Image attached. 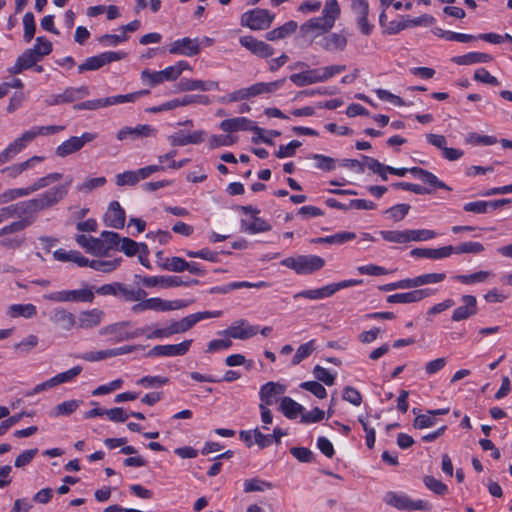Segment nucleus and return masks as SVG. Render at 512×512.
Masks as SVG:
<instances>
[{
  "mask_svg": "<svg viewBox=\"0 0 512 512\" xmlns=\"http://www.w3.org/2000/svg\"><path fill=\"white\" fill-rule=\"evenodd\" d=\"M72 183L70 178L65 184L54 186L37 197L12 204L15 218L22 219L31 226L37 219V214L57 205L67 194Z\"/></svg>",
  "mask_w": 512,
  "mask_h": 512,
  "instance_id": "1",
  "label": "nucleus"
},
{
  "mask_svg": "<svg viewBox=\"0 0 512 512\" xmlns=\"http://www.w3.org/2000/svg\"><path fill=\"white\" fill-rule=\"evenodd\" d=\"M281 264L297 274H312L325 266V260L317 255H299L282 260Z\"/></svg>",
  "mask_w": 512,
  "mask_h": 512,
  "instance_id": "2",
  "label": "nucleus"
},
{
  "mask_svg": "<svg viewBox=\"0 0 512 512\" xmlns=\"http://www.w3.org/2000/svg\"><path fill=\"white\" fill-rule=\"evenodd\" d=\"M46 300L63 303V302H75V303H92L94 301V292L89 288L75 289V290H62L51 292L44 295Z\"/></svg>",
  "mask_w": 512,
  "mask_h": 512,
  "instance_id": "3",
  "label": "nucleus"
},
{
  "mask_svg": "<svg viewBox=\"0 0 512 512\" xmlns=\"http://www.w3.org/2000/svg\"><path fill=\"white\" fill-rule=\"evenodd\" d=\"M386 504L398 509L406 511H428L431 509V504L425 500L414 501L405 494L396 492H388L384 497Z\"/></svg>",
  "mask_w": 512,
  "mask_h": 512,
  "instance_id": "4",
  "label": "nucleus"
},
{
  "mask_svg": "<svg viewBox=\"0 0 512 512\" xmlns=\"http://www.w3.org/2000/svg\"><path fill=\"white\" fill-rule=\"evenodd\" d=\"M274 19V15L266 9L255 8L242 14L241 25L251 30L268 29Z\"/></svg>",
  "mask_w": 512,
  "mask_h": 512,
  "instance_id": "5",
  "label": "nucleus"
},
{
  "mask_svg": "<svg viewBox=\"0 0 512 512\" xmlns=\"http://www.w3.org/2000/svg\"><path fill=\"white\" fill-rule=\"evenodd\" d=\"M96 134L85 132L81 136H72L62 142L55 150L57 156L64 158L70 154L80 151L86 143L93 141Z\"/></svg>",
  "mask_w": 512,
  "mask_h": 512,
  "instance_id": "6",
  "label": "nucleus"
},
{
  "mask_svg": "<svg viewBox=\"0 0 512 512\" xmlns=\"http://www.w3.org/2000/svg\"><path fill=\"white\" fill-rule=\"evenodd\" d=\"M125 57V53L121 52H104L96 56L89 57L85 60L84 63L78 66L79 73H83L85 71H94L98 70L106 64H109L114 61H119Z\"/></svg>",
  "mask_w": 512,
  "mask_h": 512,
  "instance_id": "7",
  "label": "nucleus"
},
{
  "mask_svg": "<svg viewBox=\"0 0 512 512\" xmlns=\"http://www.w3.org/2000/svg\"><path fill=\"white\" fill-rule=\"evenodd\" d=\"M191 344L192 340L188 339L179 344L156 345L147 352L146 357L183 356L189 351Z\"/></svg>",
  "mask_w": 512,
  "mask_h": 512,
  "instance_id": "8",
  "label": "nucleus"
},
{
  "mask_svg": "<svg viewBox=\"0 0 512 512\" xmlns=\"http://www.w3.org/2000/svg\"><path fill=\"white\" fill-rule=\"evenodd\" d=\"M258 333V326L250 325L246 320L241 319L232 323L227 329L219 332L229 338L245 340L255 336Z\"/></svg>",
  "mask_w": 512,
  "mask_h": 512,
  "instance_id": "9",
  "label": "nucleus"
},
{
  "mask_svg": "<svg viewBox=\"0 0 512 512\" xmlns=\"http://www.w3.org/2000/svg\"><path fill=\"white\" fill-rule=\"evenodd\" d=\"M334 22L323 15L320 17H314L303 23L300 26V31L303 36H307L311 33H315L313 38L315 39L319 35H323L329 32L334 27Z\"/></svg>",
  "mask_w": 512,
  "mask_h": 512,
  "instance_id": "10",
  "label": "nucleus"
},
{
  "mask_svg": "<svg viewBox=\"0 0 512 512\" xmlns=\"http://www.w3.org/2000/svg\"><path fill=\"white\" fill-rule=\"evenodd\" d=\"M220 129L224 132L253 131L261 132L262 128L255 125V122L246 117H235L225 119L220 123Z\"/></svg>",
  "mask_w": 512,
  "mask_h": 512,
  "instance_id": "11",
  "label": "nucleus"
},
{
  "mask_svg": "<svg viewBox=\"0 0 512 512\" xmlns=\"http://www.w3.org/2000/svg\"><path fill=\"white\" fill-rule=\"evenodd\" d=\"M131 325L129 321H120L104 326L98 333L102 336H111V341L118 343L129 340L128 328H130Z\"/></svg>",
  "mask_w": 512,
  "mask_h": 512,
  "instance_id": "12",
  "label": "nucleus"
},
{
  "mask_svg": "<svg viewBox=\"0 0 512 512\" xmlns=\"http://www.w3.org/2000/svg\"><path fill=\"white\" fill-rule=\"evenodd\" d=\"M433 293H434V290H432L430 288L416 289V290H413L410 292L396 293V294L389 295L387 297V302L393 303V304L394 303H402V304L415 303V302L421 301L422 299H424L426 297H429Z\"/></svg>",
  "mask_w": 512,
  "mask_h": 512,
  "instance_id": "13",
  "label": "nucleus"
},
{
  "mask_svg": "<svg viewBox=\"0 0 512 512\" xmlns=\"http://www.w3.org/2000/svg\"><path fill=\"white\" fill-rule=\"evenodd\" d=\"M240 44L258 57L267 58L274 54V49L264 41L257 40L253 36H243Z\"/></svg>",
  "mask_w": 512,
  "mask_h": 512,
  "instance_id": "14",
  "label": "nucleus"
},
{
  "mask_svg": "<svg viewBox=\"0 0 512 512\" xmlns=\"http://www.w3.org/2000/svg\"><path fill=\"white\" fill-rule=\"evenodd\" d=\"M200 52V45L197 38L191 39L189 37H185L179 40H176L172 43L169 48L170 54H181L185 56H195Z\"/></svg>",
  "mask_w": 512,
  "mask_h": 512,
  "instance_id": "15",
  "label": "nucleus"
},
{
  "mask_svg": "<svg viewBox=\"0 0 512 512\" xmlns=\"http://www.w3.org/2000/svg\"><path fill=\"white\" fill-rule=\"evenodd\" d=\"M461 301L463 305L457 307L453 313L451 319L453 321L459 322L465 319L470 318L477 314V299L473 295H463L461 297Z\"/></svg>",
  "mask_w": 512,
  "mask_h": 512,
  "instance_id": "16",
  "label": "nucleus"
},
{
  "mask_svg": "<svg viewBox=\"0 0 512 512\" xmlns=\"http://www.w3.org/2000/svg\"><path fill=\"white\" fill-rule=\"evenodd\" d=\"M49 319L63 331H70L76 325L75 315L62 307L53 309Z\"/></svg>",
  "mask_w": 512,
  "mask_h": 512,
  "instance_id": "17",
  "label": "nucleus"
},
{
  "mask_svg": "<svg viewBox=\"0 0 512 512\" xmlns=\"http://www.w3.org/2000/svg\"><path fill=\"white\" fill-rule=\"evenodd\" d=\"M103 317L104 312L100 309L84 310L79 313L76 326L78 329H92L101 324Z\"/></svg>",
  "mask_w": 512,
  "mask_h": 512,
  "instance_id": "18",
  "label": "nucleus"
},
{
  "mask_svg": "<svg viewBox=\"0 0 512 512\" xmlns=\"http://www.w3.org/2000/svg\"><path fill=\"white\" fill-rule=\"evenodd\" d=\"M348 43V39L343 32L326 34L317 44L325 51H343Z\"/></svg>",
  "mask_w": 512,
  "mask_h": 512,
  "instance_id": "19",
  "label": "nucleus"
},
{
  "mask_svg": "<svg viewBox=\"0 0 512 512\" xmlns=\"http://www.w3.org/2000/svg\"><path fill=\"white\" fill-rule=\"evenodd\" d=\"M143 286L151 287H179L182 286L183 280L179 276H144L139 277Z\"/></svg>",
  "mask_w": 512,
  "mask_h": 512,
  "instance_id": "20",
  "label": "nucleus"
},
{
  "mask_svg": "<svg viewBox=\"0 0 512 512\" xmlns=\"http://www.w3.org/2000/svg\"><path fill=\"white\" fill-rule=\"evenodd\" d=\"M125 211L118 201H112L104 215L105 224L115 229H121L125 225Z\"/></svg>",
  "mask_w": 512,
  "mask_h": 512,
  "instance_id": "21",
  "label": "nucleus"
},
{
  "mask_svg": "<svg viewBox=\"0 0 512 512\" xmlns=\"http://www.w3.org/2000/svg\"><path fill=\"white\" fill-rule=\"evenodd\" d=\"M141 80L143 83L148 84L152 87L157 86L164 81L176 80L173 69L171 66L161 71H150L145 69L141 72Z\"/></svg>",
  "mask_w": 512,
  "mask_h": 512,
  "instance_id": "22",
  "label": "nucleus"
},
{
  "mask_svg": "<svg viewBox=\"0 0 512 512\" xmlns=\"http://www.w3.org/2000/svg\"><path fill=\"white\" fill-rule=\"evenodd\" d=\"M286 391V387L277 382H268L264 384L259 392V396L261 399V404L264 405H273L277 402L278 397L284 394Z\"/></svg>",
  "mask_w": 512,
  "mask_h": 512,
  "instance_id": "23",
  "label": "nucleus"
},
{
  "mask_svg": "<svg viewBox=\"0 0 512 512\" xmlns=\"http://www.w3.org/2000/svg\"><path fill=\"white\" fill-rule=\"evenodd\" d=\"M155 134H156V129L147 124L138 125L133 128L125 126L118 131L117 139L119 141H123V140L127 139L128 137H131L133 139L134 138H144V137L155 136Z\"/></svg>",
  "mask_w": 512,
  "mask_h": 512,
  "instance_id": "24",
  "label": "nucleus"
},
{
  "mask_svg": "<svg viewBox=\"0 0 512 512\" xmlns=\"http://www.w3.org/2000/svg\"><path fill=\"white\" fill-rule=\"evenodd\" d=\"M219 84L216 81H202L196 79H181L177 84V90L181 92L185 91H210V90H218Z\"/></svg>",
  "mask_w": 512,
  "mask_h": 512,
  "instance_id": "25",
  "label": "nucleus"
},
{
  "mask_svg": "<svg viewBox=\"0 0 512 512\" xmlns=\"http://www.w3.org/2000/svg\"><path fill=\"white\" fill-rule=\"evenodd\" d=\"M270 284L265 281H259L256 283H251L248 281H237L226 284L224 286H215L209 290L210 294H227L233 290L241 289V288H266L269 287Z\"/></svg>",
  "mask_w": 512,
  "mask_h": 512,
  "instance_id": "26",
  "label": "nucleus"
},
{
  "mask_svg": "<svg viewBox=\"0 0 512 512\" xmlns=\"http://www.w3.org/2000/svg\"><path fill=\"white\" fill-rule=\"evenodd\" d=\"M132 312L140 313L146 310L168 311V301L158 297L149 299L143 298L140 302L131 307Z\"/></svg>",
  "mask_w": 512,
  "mask_h": 512,
  "instance_id": "27",
  "label": "nucleus"
},
{
  "mask_svg": "<svg viewBox=\"0 0 512 512\" xmlns=\"http://www.w3.org/2000/svg\"><path fill=\"white\" fill-rule=\"evenodd\" d=\"M410 255L413 257L438 260L451 256V249L448 246L440 248H414L411 250Z\"/></svg>",
  "mask_w": 512,
  "mask_h": 512,
  "instance_id": "28",
  "label": "nucleus"
},
{
  "mask_svg": "<svg viewBox=\"0 0 512 512\" xmlns=\"http://www.w3.org/2000/svg\"><path fill=\"white\" fill-rule=\"evenodd\" d=\"M289 79L291 82H293L298 87H304L307 85L321 82L318 68L307 69L300 73L292 74V75H290Z\"/></svg>",
  "mask_w": 512,
  "mask_h": 512,
  "instance_id": "29",
  "label": "nucleus"
},
{
  "mask_svg": "<svg viewBox=\"0 0 512 512\" xmlns=\"http://www.w3.org/2000/svg\"><path fill=\"white\" fill-rule=\"evenodd\" d=\"M409 172L422 180L424 183L439 189L451 190L444 182L439 180L433 173L420 167L409 168Z\"/></svg>",
  "mask_w": 512,
  "mask_h": 512,
  "instance_id": "30",
  "label": "nucleus"
},
{
  "mask_svg": "<svg viewBox=\"0 0 512 512\" xmlns=\"http://www.w3.org/2000/svg\"><path fill=\"white\" fill-rule=\"evenodd\" d=\"M53 256L56 260L61 262H74L79 267L88 266V258L84 257L79 251H66L64 249H57L53 252Z\"/></svg>",
  "mask_w": 512,
  "mask_h": 512,
  "instance_id": "31",
  "label": "nucleus"
},
{
  "mask_svg": "<svg viewBox=\"0 0 512 512\" xmlns=\"http://www.w3.org/2000/svg\"><path fill=\"white\" fill-rule=\"evenodd\" d=\"M33 140V135L29 130H27L20 137L16 138L12 143H10L4 149V152L7 153L8 158L11 160Z\"/></svg>",
  "mask_w": 512,
  "mask_h": 512,
  "instance_id": "32",
  "label": "nucleus"
},
{
  "mask_svg": "<svg viewBox=\"0 0 512 512\" xmlns=\"http://www.w3.org/2000/svg\"><path fill=\"white\" fill-rule=\"evenodd\" d=\"M493 60L490 54L483 52H469L465 55L455 56L452 61L457 65H471L476 63H487Z\"/></svg>",
  "mask_w": 512,
  "mask_h": 512,
  "instance_id": "33",
  "label": "nucleus"
},
{
  "mask_svg": "<svg viewBox=\"0 0 512 512\" xmlns=\"http://www.w3.org/2000/svg\"><path fill=\"white\" fill-rule=\"evenodd\" d=\"M279 410L288 419H296L300 414L302 415L304 407L292 398L285 396L280 401Z\"/></svg>",
  "mask_w": 512,
  "mask_h": 512,
  "instance_id": "34",
  "label": "nucleus"
},
{
  "mask_svg": "<svg viewBox=\"0 0 512 512\" xmlns=\"http://www.w3.org/2000/svg\"><path fill=\"white\" fill-rule=\"evenodd\" d=\"M333 294H334V290H333L332 283H331V284H328L321 288L304 290V291L298 292L294 295V298L295 299L306 298L309 300H319V299L330 297Z\"/></svg>",
  "mask_w": 512,
  "mask_h": 512,
  "instance_id": "35",
  "label": "nucleus"
},
{
  "mask_svg": "<svg viewBox=\"0 0 512 512\" xmlns=\"http://www.w3.org/2000/svg\"><path fill=\"white\" fill-rule=\"evenodd\" d=\"M356 238V234L354 232H339L334 235L326 236V237H319L311 239V243L315 244H335L340 245L345 242L351 241Z\"/></svg>",
  "mask_w": 512,
  "mask_h": 512,
  "instance_id": "36",
  "label": "nucleus"
},
{
  "mask_svg": "<svg viewBox=\"0 0 512 512\" xmlns=\"http://www.w3.org/2000/svg\"><path fill=\"white\" fill-rule=\"evenodd\" d=\"M298 25L295 21L291 20L279 26L269 32L266 33V39L269 41H275L279 39H284L287 36L294 33L297 29Z\"/></svg>",
  "mask_w": 512,
  "mask_h": 512,
  "instance_id": "37",
  "label": "nucleus"
},
{
  "mask_svg": "<svg viewBox=\"0 0 512 512\" xmlns=\"http://www.w3.org/2000/svg\"><path fill=\"white\" fill-rule=\"evenodd\" d=\"M255 443L260 448L268 447L272 444L273 441L279 443L281 437L285 435V432L282 431L281 428H275L272 435H265L261 433L258 429L253 431Z\"/></svg>",
  "mask_w": 512,
  "mask_h": 512,
  "instance_id": "38",
  "label": "nucleus"
},
{
  "mask_svg": "<svg viewBox=\"0 0 512 512\" xmlns=\"http://www.w3.org/2000/svg\"><path fill=\"white\" fill-rule=\"evenodd\" d=\"M8 314L12 318L24 317L30 319L37 314V309L33 304H13L9 306Z\"/></svg>",
  "mask_w": 512,
  "mask_h": 512,
  "instance_id": "39",
  "label": "nucleus"
},
{
  "mask_svg": "<svg viewBox=\"0 0 512 512\" xmlns=\"http://www.w3.org/2000/svg\"><path fill=\"white\" fill-rule=\"evenodd\" d=\"M183 333L179 321H173L166 328H157L146 335L147 339L168 338L174 334Z\"/></svg>",
  "mask_w": 512,
  "mask_h": 512,
  "instance_id": "40",
  "label": "nucleus"
},
{
  "mask_svg": "<svg viewBox=\"0 0 512 512\" xmlns=\"http://www.w3.org/2000/svg\"><path fill=\"white\" fill-rule=\"evenodd\" d=\"M452 254H478L484 251V246L480 242H464L457 246L448 245Z\"/></svg>",
  "mask_w": 512,
  "mask_h": 512,
  "instance_id": "41",
  "label": "nucleus"
},
{
  "mask_svg": "<svg viewBox=\"0 0 512 512\" xmlns=\"http://www.w3.org/2000/svg\"><path fill=\"white\" fill-rule=\"evenodd\" d=\"M62 178V174L58 172L49 173L43 177L38 178L33 184L26 187L25 189L29 191V195L49 186L51 183L59 181Z\"/></svg>",
  "mask_w": 512,
  "mask_h": 512,
  "instance_id": "42",
  "label": "nucleus"
},
{
  "mask_svg": "<svg viewBox=\"0 0 512 512\" xmlns=\"http://www.w3.org/2000/svg\"><path fill=\"white\" fill-rule=\"evenodd\" d=\"M149 90H140L133 93L125 94V95H116V96H110L106 97V103L108 106L122 104L126 102H135L137 99H139L141 96L149 94Z\"/></svg>",
  "mask_w": 512,
  "mask_h": 512,
  "instance_id": "43",
  "label": "nucleus"
},
{
  "mask_svg": "<svg viewBox=\"0 0 512 512\" xmlns=\"http://www.w3.org/2000/svg\"><path fill=\"white\" fill-rule=\"evenodd\" d=\"M125 301H138L140 302L143 298L147 296V292L144 289H131L127 285L120 283L119 295Z\"/></svg>",
  "mask_w": 512,
  "mask_h": 512,
  "instance_id": "44",
  "label": "nucleus"
},
{
  "mask_svg": "<svg viewBox=\"0 0 512 512\" xmlns=\"http://www.w3.org/2000/svg\"><path fill=\"white\" fill-rule=\"evenodd\" d=\"M122 259L117 258L114 260H89L88 259V267L93 268L96 271L101 272H111L115 270L121 263Z\"/></svg>",
  "mask_w": 512,
  "mask_h": 512,
  "instance_id": "45",
  "label": "nucleus"
},
{
  "mask_svg": "<svg viewBox=\"0 0 512 512\" xmlns=\"http://www.w3.org/2000/svg\"><path fill=\"white\" fill-rule=\"evenodd\" d=\"M80 402L78 400L64 401L58 404L50 413L51 416H68L76 411L79 407Z\"/></svg>",
  "mask_w": 512,
  "mask_h": 512,
  "instance_id": "46",
  "label": "nucleus"
},
{
  "mask_svg": "<svg viewBox=\"0 0 512 512\" xmlns=\"http://www.w3.org/2000/svg\"><path fill=\"white\" fill-rule=\"evenodd\" d=\"M490 276L491 272L489 271H478L469 275H456L454 279L462 284L470 285L485 282Z\"/></svg>",
  "mask_w": 512,
  "mask_h": 512,
  "instance_id": "47",
  "label": "nucleus"
},
{
  "mask_svg": "<svg viewBox=\"0 0 512 512\" xmlns=\"http://www.w3.org/2000/svg\"><path fill=\"white\" fill-rule=\"evenodd\" d=\"M161 268L172 272H183L186 271L188 262L181 257L167 258L164 263L160 264Z\"/></svg>",
  "mask_w": 512,
  "mask_h": 512,
  "instance_id": "48",
  "label": "nucleus"
},
{
  "mask_svg": "<svg viewBox=\"0 0 512 512\" xmlns=\"http://www.w3.org/2000/svg\"><path fill=\"white\" fill-rule=\"evenodd\" d=\"M23 26H24V34H23V37H24V40L29 43L34 35H35V31H36V24H35V19H34V15L32 12H26L23 16Z\"/></svg>",
  "mask_w": 512,
  "mask_h": 512,
  "instance_id": "49",
  "label": "nucleus"
},
{
  "mask_svg": "<svg viewBox=\"0 0 512 512\" xmlns=\"http://www.w3.org/2000/svg\"><path fill=\"white\" fill-rule=\"evenodd\" d=\"M243 486L245 493H251L264 491L265 489H270L272 487V484L259 478H252L245 480Z\"/></svg>",
  "mask_w": 512,
  "mask_h": 512,
  "instance_id": "50",
  "label": "nucleus"
},
{
  "mask_svg": "<svg viewBox=\"0 0 512 512\" xmlns=\"http://www.w3.org/2000/svg\"><path fill=\"white\" fill-rule=\"evenodd\" d=\"M379 234L381 235V237L388 241V242H392V243H399V244H402V243H408V236H407V231H397V230H382V231H379Z\"/></svg>",
  "mask_w": 512,
  "mask_h": 512,
  "instance_id": "51",
  "label": "nucleus"
},
{
  "mask_svg": "<svg viewBox=\"0 0 512 512\" xmlns=\"http://www.w3.org/2000/svg\"><path fill=\"white\" fill-rule=\"evenodd\" d=\"M313 351H314V341L313 340L300 345L298 347L295 355L292 358V364L298 365L304 359L309 357Z\"/></svg>",
  "mask_w": 512,
  "mask_h": 512,
  "instance_id": "52",
  "label": "nucleus"
},
{
  "mask_svg": "<svg viewBox=\"0 0 512 512\" xmlns=\"http://www.w3.org/2000/svg\"><path fill=\"white\" fill-rule=\"evenodd\" d=\"M29 195V191L25 188H13L8 189L0 194V204H7L18 198L26 197Z\"/></svg>",
  "mask_w": 512,
  "mask_h": 512,
  "instance_id": "53",
  "label": "nucleus"
},
{
  "mask_svg": "<svg viewBox=\"0 0 512 512\" xmlns=\"http://www.w3.org/2000/svg\"><path fill=\"white\" fill-rule=\"evenodd\" d=\"M74 91L72 87H69L63 91V93L52 95L47 100L49 105H60L63 103H72L75 101Z\"/></svg>",
  "mask_w": 512,
  "mask_h": 512,
  "instance_id": "54",
  "label": "nucleus"
},
{
  "mask_svg": "<svg viewBox=\"0 0 512 512\" xmlns=\"http://www.w3.org/2000/svg\"><path fill=\"white\" fill-rule=\"evenodd\" d=\"M107 253L113 249H119L121 237L118 233L112 231H103L101 233Z\"/></svg>",
  "mask_w": 512,
  "mask_h": 512,
  "instance_id": "55",
  "label": "nucleus"
},
{
  "mask_svg": "<svg viewBox=\"0 0 512 512\" xmlns=\"http://www.w3.org/2000/svg\"><path fill=\"white\" fill-rule=\"evenodd\" d=\"M408 242L410 241H426L436 237V232L428 229L406 230Z\"/></svg>",
  "mask_w": 512,
  "mask_h": 512,
  "instance_id": "56",
  "label": "nucleus"
},
{
  "mask_svg": "<svg viewBox=\"0 0 512 512\" xmlns=\"http://www.w3.org/2000/svg\"><path fill=\"white\" fill-rule=\"evenodd\" d=\"M184 252L190 258H200L213 263L218 262V253L211 251L209 248H203L198 251L185 250Z\"/></svg>",
  "mask_w": 512,
  "mask_h": 512,
  "instance_id": "57",
  "label": "nucleus"
},
{
  "mask_svg": "<svg viewBox=\"0 0 512 512\" xmlns=\"http://www.w3.org/2000/svg\"><path fill=\"white\" fill-rule=\"evenodd\" d=\"M272 229L271 225L257 216L253 217V222L246 226L244 229L246 232L250 234H256L260 232H267Z\"/></svg>",
  "mask_w": 512,
  "mask_h": 512,
  "instance_id": "58",
  "label": "nucleus"
},
{
  "mask_svg": "<svg viewBox=\"0 0 512 512\" xmlns=\"http://www.w3.org/2000/svg\"><path fill=\"white\" fill-rule=\"evenodd\" d=\"M138 170L136 171H125L116 175V184L118 186L135 185L140 181Z\"/></svg>",
  "mask_w": 512,
  "mask_h": 512,
  "instance_id": "59",
  "label": "nucleus"
},
{
  "mask_svg": "<svg viewBox=\"0 0 512 512\" xmlns=\"http://www.w3.org/2000/svg\"><path fill=\"white\" fill-rule=\"evenodd\" d=\"M300 387L306 391L311 392L319 399H323L327 396L325 387L317 381H306L300 384Z\"/></svg>",
  "mask_w": 512,
  "mask_h": 512,
  "instance_id": "60",
  "label": "nucleus"
},
{
  "mask_svg": "<svg viewBox=\"0 0 512 512\" xmlns=\"http://www.w3.org/2000/svg\"><path fill=\"white\" fill-rule=\"evenodd\" d=\"M29 226L22 219L17 218L16 221H13L2 228H0V237L12 235L14 233L21 232L28 228Z\"/></svg>",
  "mask_w": 512,
  "mask_h": 512,
  "instance_id": "61",
  "label": "nucleus"
},
{
  "mask_svg": "<svg viewBox=\"0 0 512 512\" xmlns=\"http://www.w3.org/2000/svg\"><path fill=\"white\" fill-rule=\"evenodd\" d=\"M340 12L341 10L337 0H326L324 9L322 11V15L324 17L329 18L332 20V22L335 23V21L340 16Z\"/></svg>",
  "mask_w": 512,
  "mask_h": 512,
  "instance_id": "62",
  "label": "nucleus"
},
{
  "mask_svg": "<svg viewBox=\"0 0 512 512\" xmlns=\"http://www.w3.org/2000/svg\"><path fill=\"white\" fill-rule=\"evenodd\" d=\"M31 49H35L37 56L42 60L44 56L52 52V43L45 37H37L36 43Z\"/></svg>",
  "mask_w": 512,
  "mask_h": 512,
  "instance_id": "63",
  "label": "nucleus"
},
{
  "mask_svg": "<svg viewBox=\"0 0 512 512\" xmlns=\"http://www.w3.org/2000/svg\"><path fill=\"white\" fill-rule=\"evenodd\" d=\"M119 250L128 257L135 256L139 252V243L128 237H122Z\"/></svg>",
  "mask_w": 512,
  "mask_h": 512,
  "instance_id": "64",
  "label": "nucleus"
}]
</instances>
